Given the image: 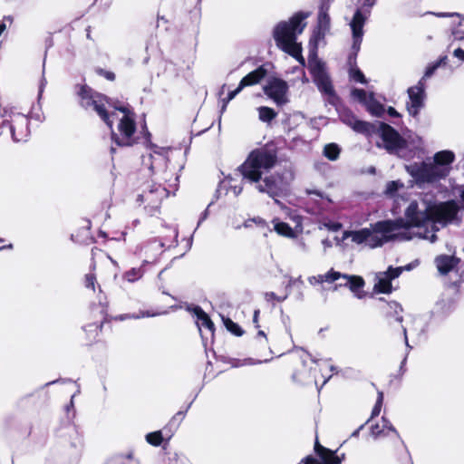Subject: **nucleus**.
<instances>
[{
  "label": "nucleus",
  "instance_id": "34",
  "mask_svg": "<svg viewBox=\"0 0 464 464\" xmlns=\"http://www.w3.org/2000/svg\"><path fill=\"white\" fill-rule=\"evenodd\" d=\"M223 323L227 330L232 334L236 336H242L244 334L243 329L229 317H223Z\"/></svg>",
  "mask_w": 464,
  "mask_h": 464
},
{
  "label": "nucleus",
  "instance_id": "62",
  "mask_svg": "<svg viewBox=\"0 0 464 464\" xmlns=\"http://www.w3.org/2000/svg\"><path fill=\"white\" fill-rule=\"evenodd\" d=\"M387 113L391 117H395V118L401 117V114L393 107H389L387 110Z\"/></svg>",
  "mask_w": 464,
  "mask_h": 464
},
{
  "label": "nucleus",
  "instance_id": "11",
  "mask_svg": "<svg viewBox=\"0 0 464 464\" xmlns=\"http://www.w3.org/2000/svg\"><path fill=\"white\" fill-rule=\"evenodd\" d=\"M7 127L15 142L26 141L30 136V119L23 113H14L10 121H3L2 127Z\"/></svg>",
  "mask_w": 464,
  "mask_h": 464
},
{
  "label": "nucleus",
  "instance_id": "50",
  "mask_svg": "<svg viewBox=\"0 0 464 464\" xmlns=\"http://www.w3.org/2000/svg\"><path fill=\"white\" fill-rule=\"evenodd\" d=\"M370 111L372 114L380 117L383 113L384 109L381 103L377 102L376 104L371 106Z\"/></svg>",
  "mask_w": 464,
  "mask_h": 464
},
{
  "label": "nucleus",
  "instance_id": "9",
  "mask_svg": "<svg viewBox=\"0 0 464 464\" xmlns=\"http://www.w3.org/2000/svg\"><path fill=\"white\" fill-rule=\"evenodd\" d=\"M376 134H379L384 143V149L389 153L407 147V140L388 123L378 122Z\"/></svg>",
  "mask_w": 464,
  "mask_h": 464
},
{
  "label": "nucleus",
  "instance_id": "55",
  "mask_svg": "<svg viewBox=\"0 0 464 464\" xmlns=\"http://www.w3.org/2000/svg\"><path fill=\"white\" fill-rule=\"evenodd\" d=\"M303 463L304 464H322L320 459L318 458H315L312 455H309L307 457H305L304 459H303Z\"/></svg>",
  "mask_w": 464,
  "mask_h": 464
},
{
  "label": "nucleus",
  "instance_id": "3",
  "mask_svg": "<svg viewBox=\"0 0 464 464\" xmlns=\"http://www.w3.org/2000/svg\"><path fill=\"white\" fill-rule=\"evenodd\" d=\"M433 160V163L421 162L411 166V176L421 182H434L444 179L450 169L443 167L450 165L455 160V155L450 150H441L435 153Z\"/></svg>",
  "mask_w": 464,
  "mask_h": 464
},
{
  "label": "nucleus",
  "instance_id": "24",
  "mask_svg": "<svg viewBox=\"0 0 464 464\" xmlns=\"http://www.w3.org/2000/svg\"><path fill=\"white\" fill-rule=\"evenodd\" d=\"M377 127L378 124L357 119L352 129L357 133L371 137L377 133Z\"/></svg>",
  "mask_w": 464,
  "mask_h": 464
},
{
  "label": "nucleus",
  "instance_id": "37",
  "mask_svg": "<svg viewBox=\"0 0 464 464\" xmlns=\"http://www.w3.org/2000/svg\"><path fill=\"white\" fill-rule=\"evenodd\" d=\"M349 76L356 82L362 84L367 83V80L363 72L357 67L349 68Z\"/></svg>",
  "mask_w": 464,
  "mask_h": 464
},
{
  "label": "nucleus",
  "instance_id": "26",
  "mask_svg": "<svg viewBox=\"0 0 464 464\" xmlns=\"http://www.w3.org/2000/svg\"><path fill=\"white\" fill-rule=\"evenodd\" d=\"M365 20L366 18L362 14V11L360 9H357L350 24L353 35L363 36V26L365 24Z\"/></svg>",
  "mask_w": 464,
  "mask_h": 464
},
{
  "label": "nucleus",
  "instance_id": "12",
  "mask_svg": "<svg viewBox=\"0 0 464 464\" xmlns=\"http://www.w3.org/2000/svg\"><path fill=\"white\" fill-rule=\"evenodd\" d=\"M288 90L289 86L287 82L278 77H272L263 87L265 94L273 100L278 106H283L289 102L287 98Z\"/></svg>",
  "mask_w": 464,
  "mask_h": 464
},
{
  "label": "nucleus",
  "instance_id": "47",
  "mask_svg": "<svg viewBox=\"0 0 464 464\" xmlns=\"http://www.w3.org/2000/svg\"><path fill=\"white\" fill-rule=\"evenodd\" d=\"M185 416V412L184 411H178L173 417L172 419L169 420V422L163 428V430L166 431L169 427H171L175 424L176 421H181L183 420Z\"/></svg>",
  "mask_w": 464,
  "mask_h": 464
},
{
  "label": "nucleus",
  "instance_id": "13",
  "mask_svg": "<svg viewBox=\"0 0 464 464\" xmlns=\"http://www.w3.org/2000/svg\"><path fill=\"white\" fill-rule=\"evenodd\" d=\"M256 188L260 193H266L270 198H274L276 202H278L276 198L284 194L281 176L278 174H271L266 176L264 179L261 178V180L256 183Z\"/></svg>",
  "mask_w": 464,
  "mask_h": 464
},
{
  "label": "nucleus",
  "instance_id": "44",
  "mask_svg": "<svg viewBox=\"0 0 464 464\" xmlns=\"http://www.w3.org/2000/svg\"><path fill=\"white\" fill-rule=\"evenodd\" d=\"M318 24L321 27L324 29L328 28L330 25V16L325 11L319 12L318 14Z\"/></svg>",
  "mask_w": 464,
  "mask_h": 464
},
{
  "label": "nucleus",
  "instance_id": "45",
  "mask_svg": "<svg viewBox=\"0 0 464 464\" xmlns=\"http://www.w3.org/2000/svg\"><path fill=\"white\" fill-rule=\"evenodd\" d=\"M253 224H256L258 227H266V222L261 218H254L245 221L244 225L246 227H251Z\"/></svg>",
  "mask_w": 464,
  "mask_h": 464
},
{
  "label": "nucleus",
  "instance_id": "61",
  "mask_svg": "<svg viewBox=\"0 0 464 464\" xmlns=\"http://www.w3.org/2000/svg\"><path fill=\"white\" fill-rule=\"evenodd\" d=\"M5 239L0 237V250L12 249L13 248V244H11V243L5 244Z\"/></svg>",
  "mask_w": 464,
  "mask_h": 464
},
{
  "label": "nucleus",
  "instance_id": "53",
  "mask_svg": "<svg viewBox=\"0 0 464 464\" xmlns=\"http://www.w3.org/2000/svg\"><path fill=\"white\" fill-rule=\"evenodd\" d=\"M426 79L424 78V75L422 78L418 82V83L415 86H411V88H413L416 91H419V92H425V87H426Z\"/></svg>",
  "mask_w": 464,
  "mask_h": 464
},
{
  "label": "nucleus",
  "instance_id": "39",
  "mask_svg": "<svg viewBox=\"0 0 464 464\" xmlns=\"http://www.w3.org/2000/svg\"><path fill=\"white\" fill-rule=\"evenodd\" d=\"M97 285L96 275L92 272L88 273L83 277V285L93 292H95V285Z\"/></svg>",
  "mask_w": 464,
  "mask_h": 464
},
{
  "label": "nucleus",
  "instance_id": "8",
  "mask_svg": "<svg viewBox=\"0 0 464 464\" xmlns=\"http://www.w3.org/2000/svg\"><path fill=\"white\" fill-rule=\"evenodd\" d=\"M108 310V303L100 302L99 304L92 306L90 311L91 322L83 327V330L91 341L96 339L99 334L102 331L104 324L111 321V317L109 315Z\"/></svg>",
  "mask_w": 464,
  "mask_h": 464
},
{
  "label": "nucleus",
  "instance_id": "41",
  "mask_svg": "<svg viewBox=\"0 0 464 464\" xmlns=\"http://www.w3.org/2000/svg\"><path fill=\"white\" fill-rule=\"evenodd\" d=\"M383 398H384L383 392H378L377 400H376L375 405L372 408L371 419L377 417L380 414L382 404H383Z\"/></svg>",
  "mask_w": 464,
  "mask_h": 464
},
{
  "label": "nucleus",
  "instance_id": "5",
  "mask_svg": "<svg viewBox=\"0 0 464 464\" xmlns=\"http://www.w3.org/2000/svg\"><path fill=\"white\" fill-rule=\"evenodd\" d=\"M318 36H315L314 46L313 50H310L308 55V70L313 78L314 82L317 86L318 90L330 99L338 100V96L334 91L330 76L326 71L325 63L317 57L316 42ZM313 38L310 39L312 43Z\"/></svg>",
  "mask_w": 464,
  "mask_h": 464
},
{
  "label": "nucleus",
  "instance_id": "30",
  "mask_svg": "<svg viewBox=\"0 0 464 464\" xmlns=\"http://www.w3.org/2000/svg\"><path fill=\"white\" fill-rule=\"evenodd\" d=\"M257 111H258V119L262 122H266V123H270L277 116V112L274 109L267 107V106L258 107Z\"/></svg>",
  "mask_w": 464,
  "mask_h": 464
},
{
  "label": "nucleus",
  "instance_id": "54",
  "mask_svg": "<svg viewBox=\"0 0 464 464\" xmlns=\"http://www.w3.org/2000/svg\"><path fill=\"white\" fill-rule=\"evenodd\" d=\"M353 95L357 97L359 100L363 101L366 98V92L363 89H353Z\"/></svg>",
  "mask_w": 464,
  "mask_h": 464
},
{
  "label": "nucleus",
  "instance_id": "49",
  "mask_svg": "<svg viewBox=\"0 0 464 464\" xmlns=\"http://www.w3.org/2000/svg\"><path fill=\"white\" fill-rule=\"evenodd\" d=\"M382 429H384V432H387V435L389 434L390 431H392L396 434H398L396 429L392 426V424L390 422V420L388 419H386L384 416L382 418Z\"/></svg>",
  "mask_w": 464,
  "mask_h": 464
},
{
  "label": "nucleus",
  "instance_id": "18",
  "mask_svg": "<svg viewBox=\"0 0 464 464\" xmlns=\"http://www.w3.org/2000/svg\"><path fill=\"white\" fill-rule=\"evenodd\" d=\"M187 310L196 316V324L199 330L201 327H204L208 330L209 333L214 334L215 324L213 321L199 305L188 306Z\"/></svg>",
  "mask_w": 464,
  "mask_h": 464
},
{
  "label": "nucleus",
  "instance_id": "60",
  "mask_svg": "<svg viewBox=\"0 0 464 464\" xmlns=\"http://www.w3.org/2000/svg\"><path fill=\"white\" fill-rule=\"evenodd\" d=\"M453 54L455 57L459 58L461 61H464V50L461 48H457L454 50Z\"/></svg>",
  "mask_w": 464,
  "mask_h": 464
},
{
  "label": "nucleus",
  "instance_id": "64",
  "mask_svg": "<svg viewBox=\"0 0 464 464\" xmlns=\"http://www.w3.org/2000/svg\"><path fill=\"white\" fill-rule=\"evenodd\" d=\"M459 196H460V200H461V204H462L461 208L464 209V188L461 190Z\"/></svg>",
  "mask_w": 464,
  "mask_h": 464
},
{
  "label": "nucleus",
  "instance_id": "48",
  "mask_svg": "<svg viewBox=\"0 0 464 464\" xmlns=\"http://www.w3.org/2000/svg\"><path fill=\"white\" fill-rule=\"evenodd\" d=\"M362 42V36L353 35L352 52L358 53Z\"/></svg>",
  "mask_w": 464,
  "mask_h": 464
},
{
  "label": "nucleus",
  "instance_id": "33",
  "mask_svg": "<svg viewBox=\"0 0 464 464\" xmlns=\"http://www.w3.org/2000/svg\"><path fill=\"white\" fill-rule=\"evenodd\" d=\"M342 276H343L342 273L331 268L326 274L318 275V284H323L324 282L334 283V282L341 279Z\"/></svg>",
  "mask_w": 464,
  "mask_h": 464
},
{
  "label": "nucleus",
  "instance_id": "2",
  "mask_svg": "<svg viewBox=\"0 0 464 464\" xmlns=\"http://www.w3.org/2000/svg\"><path fill=\"white\" fill-rule=\"evenodd\" d=\"M277 150L266 146L250 151L246 160L238 167L244 179L251 183H257L262 178V169H270L277 162Z\"/></svg>",
  "mask_w": 464,
  "mask_h": 464
},
{
  "label": "nucleus",
  "instance_id": "4",
  "mask_svg": "<svg viewBox=\"0 0 464 464\" xmlns=\"http://www.w3.org/2000/svg\"><path fill=\"white\" fill-rule=\"evenodd\" d=\"M76 88L80 106L84 110L92 108L108 129H111L112 125H114V121L111 118L114 113L110 112L108 109L103 106L104 102L109 100V96L94 91L87 84H78Z\"/></svg>",
  "mask_w": 464,
  "mask_h": 464
},
{
  "label": "nucleus",
  "instance_id": "29",
  "mask_svg": "<svg viewBox=\"0 0 464 464\" xmlns=\"http://www.w3.org/2000/svg\"><path fill=\"white\" fill-rule=\"evenodd\" d=\"M103 106L106 108L107 106L112 108L114 111H118L122 114L130 113V111H134L129 103H123L119 100H113L111 97H109L107 102H104Z\"/></svg>",
  "mask_w": 464,
  "mask_h": 464
},
{
  "label": "nucleus",
  "instance_id": "19",
  "mask_svg": "<svg viewBox=\"0 0 464 464\" xmlns=\"http://www.w3.org/2000/svg\"><path fill=\"white\" fill-rule=\"evenodd\" d=\"M314 451L315 455L320 459L322 464H341V460L338 459L337 450H332L322 444H320L316 438Z\"/></svg>",
  "mask_w": 464,
  "mask_h": 464
},
{
  "label": "nucleus",
  "instance_id": "7",
  "mask_svg": "<svg viewBox=\"0 0 464 464\" xmlns=\"http://www.w3.org/2000/svg\"><path fill=\"white\" fill-rule=\"evenodd\" d=\"M111 130V139L118 147H132L139 142V138L135 136L137 130L136 113L134 111L123 114L118 123L119 134L113 130Z\"/></svg>",
  "mask_w": 464,
  "mask_h": 464
},
{
  "label": "nucleus",
  "instance_id": "21",
  "mask_svg": "<svg viewBox=\"0 0 464 464\" xmlns=\"http://www.w3.org/2000/svg\"><path fill=\"white\" fill-rule=\"evenodd\" d=\"M408 95L410 102H407V110L410 115L416 117L419 115L420 109L424 106L425 92H419L413 88H409Z\"/></svg>",
  "mask_w": 464,
  "mask_h": 464
},
{
  "label": "nucleus",
  "instance_id": "20",
  "mask_svg": "<svg viewBox=\"0 0 464 464\" xmlns=\"http://www.w3.org/2000/svg\"><path fill=\"white\" fill-rule=\"evenodd\" d=\"M459 262L460 259L459 257L446 254L439 255L434 259L438 271L443 276L448 275L457 267Z\"/></svg>",
  "mask_w": 464,
  "mask_h": 464
},
{
  "label": "nucleus",
  "instance_id": "25",
  "mask_svg": "<svg viewBox=\"0 0 464 464\" xmlns=\"http://www.w3.org/2000/svg\"><path fill=\"white\" fill-rule=\"evenodd\" d=\"M386 317L393 318L398 323L403 322L402 312L403 308L401 304L396 301L385 302Z\"/></svg>",
  "mask_w": 464,
  "mask_h": 464
},
{
  "label": "nucleus",
  "instance_id": "38",
  "mask_svg": "<svg viewBox=\"0 0 464 464\" xmlns=\"http://www.w3.org/2000/svg\"><path fill=\"white\" fill-rule=\"evenodd\" d=\"M340 119L344 124L351 128H353V122L357 121L356 116L349 109H345L341 112Z\"/></svg>",
  "mask_w": 464,
  "mask_h": 464
},
{
  "label": "nucleus",
  "instance_id": "56",
  "mask_svg": "<svg viewBox=\"0 0 464 464\" xmlns=\"http://www.w3.org/2000/svg\"><path fill=\"white\" fill-rule=\"evenodd\" d=\"M244 88H240V83L238 86L234 90L227 93V101L229 102L233 100Z\"/></svg>",
  "mask_w": 464,
  "mask_h": 464
},
{
  "label": "nucleus",
  "instance_id": "14",
  "mask_svg": "<svg viewBox=\"0 0 464 464\" xmlns=\"http://www.w3.org/2000/svg\"><path fill=\"white\" fill-rule=\"evenodd\" d=\"M372 225L373 224L371 225V228L365 227L356 231H345L343 233V237L346 238L351 237L353 242L356 244H362L366 241H369L371 247L381 246L384 242H387L388 240H385V235H382V238L373 235L375 232L372 229Z\"/></svg>",
  "mask_w": 464,
  "mask_h": 464
},
{
  "label": "nucleus",
  "instance_id": "51",
  "mask_svg": "<svg viewBox=\"0 0 464 464\" xmlns=\"http://www.w3.org/2000/svg\"><path fill=\"white\" fill-rule=\"evenodd\" d=\"M255 339L260 343L261 345L267 344V337L263 330H258Z\"/></svg>",
  "mask_w": 464,
  "mask_h": 464
},
{
  "label": "nucleus",
  "instance_id": "46",
  "mask_svg": "<svg viewBox=\"0 0 464 464\" xmlns=\"http://www.w3.org/2000/svg\"><path fill=\"white\" fill-rule=\"evenodd\" d=\"M371 434L374 438L387 436V432H384V429H382V427L378 423H376L371 427Z\"/></svg>",
  "mask_w": 464,
  "mask_h": 464
},
{
  "label": "nucleus",
  "instance_id": "31",
  "mask_svg": "<svg viewBox=\"0 0 464 464\" xmlns=\"http://www.w3.org/2000/svg\"><path fill=\"white\" fill-rule=\"evenodd\" d=\"M373 290L375 293L391 294L392 292V282L385 276L379 278L378 282L374 285Z\"/></svg>",
  "mask_w": 464,
  "mask_h": 464
},
{
  "label": "nucleus",
  "instance_id": "28",
  "mask_svg": "<svg viewBox=\"0 0 464 464\" xmlns=\"http://www.w3.org/2000/svg\"><path fill=\"white\" fill-rule=\"evenodd\" d=\"M274 229L278 235L288 238L295 237L296 235L288 223L279 220H274Z\"/></svg>",
  "mask_w": 464,
  "mask_h": 464
},
{
  "label": "nucleus",
  "instance_id": "27",
  "mask_svg": "<svg viewBox=\"0 0 464 464\" xmlns=\"http://www.w3.org/2000/svg\"><path fill=\"white\" fill-rule=\"evenodd\" d=\"M164 435L169 440L172 436L171 430L168 429L166 431L162 430L150 432L146 435V441L154 447H158L162 443Z\"/></svg>",
  "mask_w": 464,
  "mask_h": 464
},
{
  "label": "nucleus",
  "instance_id": "16",
  "mask_svg": "<svg viewBox=\"0 0 464 464\" xmlns=\"http://www.w3.org/2000/svg\"><path fill=\"white\" fill-rule=\"evenodd\" d=\"M166 189L161 188L160 185H153L149 190L143 191L138 195L137 200L141 203H147L145 208L158 209L160 206L161 200L165 196Z\"/></svg>",
  "mask_w": 464,
  "mask_h": 464
},
{
  "label": "nucleus",
  "instance_id": "15",
  "mask_svg": "<svg viewBox=\"0 0 464 464\" xmlns=\"http://www.w3.org/2000/svg\"><path fill=\"white\" fill-rule=\"evenodd\" d=\"M292 365L294 367L292 378L295 382L302 384L308 383L312 381L315 382V374L313 372H315L316 369L308 366L304 359L295 358L293 360Z\"/></svg>",
  "mask_w": 464,
  "mask_h": 464
},
{
  "label": "nucleus",
  "instance_id": "43",
  "mask_svg": "<svg viewBox=\"0 0 464 464\" xmlns=\"http://www.w3.org/2000/svg\"><path fill=\"white\" fill-rule=\"evenodd\" d=\"M95 72L102 77H104L106 80L110 82H113L116 78L115 73L111 71H106L102 68L97 67L95 68Z\"/></svg>",
  "mask_w": 464,
  "mask_h": 464
},
{
  "label": "nucleus",
  "instance_id": "10",
  "mask_svg": "<svg viewBox=\"0 0 464 464\" xmlns=\"http://www.w3.org/2000/svg\"><path fill=\"white\" fill-rule=\"evenodd\" d=\"M428 222L442 223L452 221L459 211L457 203L453 200L429 205L427 208Z\"/></svg>",
  "mask_w": 464,
  "mask_h": 464
},
{
  "label": "nucleus",
  "instance_id": "40",
  "mask_svg": "<svg viewBox=\"0 0 464 464\" xmlns=\"http://www.w3.org/2000/svg\"><path fill=\"white\" fill-rule=\"evenodd\" d=\"M446 60H447V57L444 56V57L440 58V60H438L437 62L429 64L425 70L424 78H430L435 72V71L440 67V65L441 63H446Z\"/></svg>",
  "mask_w": 464,
  "mask_h": 464
},
{
  "label": "nucleus",
  "instance_id": "35",
  "mask_svg": "<svg viewBox=\"0 0 464 464\" xmlns=\"http://www.w3.org/2000/svg\"><path fill=\"white\" fill-rule=\"evenodd\" d=\"M143 276V270L140 267H133L128 271H126L122 277L124 280L133 283L140 278H141Z\"/></svg>",
  "mask_w": 464,
  "mask_h": 464
},
{
  "label": "nucleus",
  "instance_id": "1",
  "mask_svg": "<svg viewBox=\"0 0 464 464\" xmlns=\"http://www.w3.org/2000/svg\"><path fill=\"white\" fill-rule=\"evenodd\" d=\"M405 218H398L395 219H386L377 221L372 225V229L376 234L385 235V240H392L395 235L393 231L404 228L422 227L428 222L427 208L424 211L419 210V204L416 200L411 201L404 212Z\"/></svg>",
  "mask_w": 464,
  "mask_h": 464
},
{
  "label": "nucleus",
  "instance_id": "32",
  "mask_svg": "<svg viewBox=\"0 0 464 464\" xmlns=\"http://www.w3.org/2000/svg\"><path fill=\"white\" fill-rule=\"evenodd\" d=\"M341 150L335 143L326 144L324 148V155L330 160H336L340 156Z\"/></svg>",
  "mask_w": 464,
  "mask_h": 464
},
{
  "label": "nucleus",
  "instance_id": "6",
  "mask_svg": "<svg viewBox=\"0 0 464 464\" xmlns=\"http://www.w3.org/2000/svg\"><path fill=\"white\" fill-rule=\"evenodd\" d=\"M307 16L308 14L299 11L288 21H282L276 25L273 36L277 47L296 40L297 34H302L306 26L304 20Z\"/></svg>",
  "mask_w": 464,
  "mask_h": 464
},
{
  "label": "nucleus",
  "instance_id": "59",
  "mask_svg": "<svg viewBox=\"0 0 464 464\" xmlns=\"http://www.w3.org/2000/svg\"><path fill=\"white\" fill-rule=\"evenodd\" d=\"M259 315H260V310L259 309H256L254 311V314H253V324H255V327L256 329L260 328V325H259V323H258Z\"/></svg>",
  "mask_w": 464,
  "mask_h": 464
},
{
  "label": "nucleus",
  "instance_id": "42",
  "mask_svg": "<svg viewBox=\"0 0 464 464\" xmlns=\"http://www.w3.org/2000/svg\"><path fill=\"white\" fill-rule=\"evenodd\" d=\"M264 298L268 303H274V302L282 303L283 301H285L286 299V296H278L274 292H266L264 294Z\"/></svg>",
  "mask_w": 464,
  "mask_h": 464
},
{
  "label": "nucleus",
  "instance_id": "58",
  "mask_svg": "<svg viewBox=\"0 0 464 464\" xmlns=\"http://www.w3.org/2000/svg\"><path fill=\"white\" fill-rule=\"evenodd\" d=\"M325 226L332 231H339L342 228V224L339 222H330L325 224Z\"/></svg>",
  "mask_w": 464,
  "mask_h": 464
},
{
  "label": "nucleus",
  "instance_id": "57",
  "mask_svg": "<svg viewBox=\"0 0 464 464\" xmlns=\"http://www.w3.org/2000/svg\"><path fill=\"white\" fill-rule=\"evenodd\" d=\"M399 188V184L397 181H390L387 183V192L393 193L395 192Z\"/></svg>",
  "mask_w": 464,
  "mask_h": 464
},
{
  "label": "nucleus",
  "instance_id": "52",
  "mask_svg": "<svg viewBox=\"0 0 464 464\" xmlns=\"http://www.w3.org/2000/svg\"><path fill=\"white\" fill-rule=\"evenodd\" d=\"M357 55L358 53L351 52L347 58V64L349 68L357 67Z\"/></svg>",
  "mask_w": 464,
  "mask_h": 464
},
{
  "label": "nucleus",
  "instance_id": "36",
  "mask_svg": "<svg viewBox=\"0 0 464 464\" xmlns=\"http://www.w3.org/2000/svg\"><path fill=\"white\" fill-rule=\"evenodd\" d=\"M405 269L410 270L411 266H389L387 271L383 273V276H385L392 282V280L398 278Z\"/></svg>",
  "mask_w": 464,
  "mask_h": 464
},
{
  "label": "nucleus",
  "instance_id": "23",
  "mask_svg": "<svg viewBox=\"0 0 464 464\" xmlns=\"http://www.w3.org/2000/svg\"><path fill=\"white\" fill-rule=\"evenodd\" d=\"M282 51L291 55L296 61H298L301 64H304V59L302 55V45L301 44L296 43V40L293 42H289L279 46Z\"/></svg>",
  "mask_w": 464,
  "mask_h": 464
},
{
  "label": "nucleus",
  "instance_id": "63",
  "mask_svg": "<svg viewBox=\"0 0 464 464\" xmlns=\"http://www.w3.org/2000/svg\"><path fill=\"white\" fill-rule=\"evenodd\" d=\"M328 10H329V4L325 3V2L322 3L319 12L325 11V13L328 14Z\"/></svg>",
  "mask_w": 464,
  "mask_h": 464
},
{
  "label": "nucleus",
  "instance_id": "17",
  "mask_svg": "<svg viewBox=\"0 0 464 464\" xmlns=\"http://www.w3.org/2000/svg\"><path fill=\"white\" fill-rule=\"evenodd\" d=\"M269 63H263L260 66H258L254 71L248 72L246 76H244L240 83V88H246L249 86H254L258 83H260L267 75L268 73V67Z\"/></svg>",
  "mask_w": 464,
  "mask_h": 464
},
{
  "label": "nucleus",
  "instance_id": "22",
  "mask_svg": "<svg viewBox=\"0 0 464 464\" xmlns=\"http://www.w3.org/2000/svg\"><path fill=\"white\" fill-rule=\"evenodd\" d=\"M344 280V284H338L335 285V289L338 286H346L348 287L358 298H362L364 296L363 292L362 291V287L365 285L364 279L360 276H349L346 274H343L342 278Z\"/></svg>",
  "mask_w": 464,
  "mask_h": 464
}]
</instances>
